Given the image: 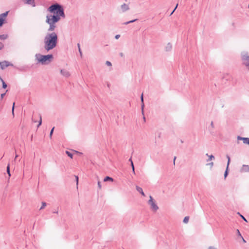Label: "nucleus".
<instances>
[{
	"label": "nucleus",
	"instance_id": "f03ea898",
	"mask_svg": "<svg viewBox=\"0 0 249 249\" xmlns=\"http://www.w3.org/2000/svg\"><path fill=\"white\" fill-rule=\"evenodd\" d=\"M58 36L55 32L48 33L44 37V49L49 51L54 48L57 43Z\"/></svg>",
	"mask_w": 249,
	"mask_h": 249
},
{
	"label": "nucleus",
	"instance_id": "72a5a7b5",
	"mask_svg": "<svg viewBox=\"0 0 249 249\" xmlns=\"http://www.w3.org/2000/svg\"><path fill=\"white\" fill-rule=\"evenodd\" d=\"M42 124V119H41V117L40 116V120L39 121V123H38V124L37 125V127H38Z\"/></svg>",
	"mask_w": 249,
	"mask_h": 249
},
{
	"label": "nucleus",
	"instance_id": "ea45409f",
	"mask_svg": "<svg viewBox=\"0 0 249 249\" xmlns=\"http://www.w3.org/2000/svg\"><path fill=\"white\" fill-rule=\"evenodd\" d=\"M208 249H217L213 246H210V247H209Z\"/></svg>",
	"mask_w": 249,
	"mask_h": 249
},
{
	"label": "nucleus",
	"instance_id": "c756f323",
	"mask_svg": "<svg viewBox=\"0 0 249 249\" xmlns=\"http://www.w3.org/2000/svg\"><path fill=\"white\" fill-rule=\"evenodd\" d=\"M227 160H228V163H227V166H229L230 162V158L229 155L226 156Z\"/></svg>",
	"mask_w": 249,
	"mask_h": 249
},
{
	"label": "nucleus",
	"instance_id": "a18cd8bd",
	"mask_svg": "<svg viewBox=\"0 0 249 249\" xmlns=\"http://www.w3.org/2000/svg\"><path fill=\"white\" fill-rule=\"evenodd\" d=\"M178 6V4H177L176 5V7H175V8H174V11H175V10H176V9L177 8Z\"/></svg>",
	"mask_w": 249,
	"mask_h": 249
},
{
	"label": "nucleus",
	"instance_id": "39448f33",
	"mask_svg": "<svg viewBox=\"0 0 249 249\" xmlns=\"http://www.w3.org/2000/svg\"><path fill=\"white\" fill-rule=\"evenodd\" d=\"M148 204L150 206V208L154 211H157L159 207L156 204L152 196H150L149 200L148 201Z\"/></svg>",
	"mask_w": 249,
	"mask_h": 249
},
{
	"label": "nucleus",
	"instance_id": "b1692460",
	"mask_svg": "<svg viewBox=\"0 0 249 249\" xmlns=\"http://www.w3.org/2000/svg\"><path fill=\"white\" fill-rule=\"evenodd\" d=\"M66 153L67 154V155L70 157L71 158H72V156H73V155L72 153H71V152H70L69 151H66Z\"/></svg>",
	"mask_w": 249,
	"mask_h": 249
},
{
	"label": "nucleus",
	"instance_id": "7c9ffc66",
	"mask_svg": "<svg viewBox=\"0 0 249 249\" xmlns=\"http://www.w3.org/2000/svg\"><path fill=\"white\" fill-rule=\"evenodd\" d=\"M54 129V127H53L52 130H51L50 131V137L51 138H52V135L53 134V130Z\"/></svg>",
	"mask_w": 249,
	"mask_h": 249
},
{
	"label": "nucleus",
	"instance_id": "dca6fc26",
	"mask_svg": "<svg viewBox=\"0 0 249 249\" xmlns=\"http://www.w3.org/2000/svg\"><path fill=\"white\" fill-rule=\"evenodd\" d=\"M8 12H9L8 11H6L5 13H3L0 14V18H3L4 17H7V16L8 15Z\"/></svg>",
	"mask_w": 249,
	"mask_h": 249
},
{
	"label": "nucleus",
	"instance_id": "412c9836",
	"mask_svg": "<svg viewBox=\"0 0 249 249\" xmlns=\"http://www.w3.org/2000/svg\"><path fill=\"white\" fill-rule=\"evenodd\" d=\"M106 64L108 66V67H109L110 68V70H111V67H112V64L109 61H107L106 62Z\"/></svg>",
	"mask_w": 249,
	"mask_h": 249
},
{
	"label": "nucleus",
	"instance_id": "3c124183",
	"mask_svg": "<svg viewBox=\"0 0 249 249\" xmlns=\"http://www.w3.org/2000/svg\"><path fill=\"white\" fill-rule=\"evenodd\" d=\"M176 157H174V163H175V160H176Z\"/></svg>",
	"mask_w": 249,
	"mask_h": 249
},
{
	"label": "nucleus",
	"instance_id": "a878e982",
	"mask_svg": "<svg viewBox=\"0 0 249 249\" xmlns=\"http://www.w3.org/2000/svg\"><path fill=\"white\" fill-rule=\"evenodd\" d=\"M2 83V88L3 89H6L7 87V84L5 83V82L2 80V81H1Z\"/></svg>",
	"mask_w": 249,
	"mask_h": 249
},
{
	"label": "nucleus",
	"instance_id": "20e7f679",
	"mask_svg": "<svg viewBox=\"0 0 249 249\" xmlns=\"http://www.w3.org/2000/svg\"><path fill=\"white\" fill-rule=\"evenodd\" d=\"M243 64L249 69V55L248 53L244 52L241 53Z\"/></svg>",
	"mask_w": 249,
	"mask_h": 249
},
{
	"label": "nucleus",
	"instance_id": "393cba45",
	"mask_svg": "<svg viewBox=\"0 0 249 249\" xmlns=\"http://www.w3.org/2000/svg\"><path fill=\"white\" fill-rule=\"evenodd\" d=\"M7 174H8L9 176L10 177L11 176V174H10V166H9V164H8L7 166Z\"/></svg>",
	"mask_w": 249,
	"mask_h": 249
},
{
	"label": "nucleus",
	"instance_id": "c03bdc74",
	"mask_svg": "<svg viewBox=\"0 0 249 249\" xmlns=\"http://www.w3.org/2000/svg\"><path fill=\"white\" fill-rule=\"evenodd\" d=\"M128 24H129V21L125 22L124 23V25H127Z\"/></svg>",
	"mask_w": 249,
	"mask_h": 249
},
{
	"label": "nucleus",
	"instance_id": "ddd939ff",
	"mask_svg": "<svg viewBox=\"0 0 249 249\" xmlns=\"http://www.w3.org/2000/svg\"><path fill=\"white\" fill-rule=\"evenodd\" d=\"M242 171L243 172H249V166L247 165H243Z\"/></svg>",
	"mask_w": 249,
	"mask_h": 249
},
{
	"label": "nucleus",
	"instance_id": "e433bc0d",
	"mask_svg": "<svg viewBox=\"0 0 249 249\" xmlns=\"http://www.w3.org/2000/svg\"><path fill=\"white\" fill-rule=\"evenodd\" d=\"M213 162H211L210 163H209L207 164V165H209L211 167H212L213 166Z\"/></svg>",
	"mask_w": 249,
	"mask_h": 249
},
{
	"label": "nucleus",
	"instance_id": "09e8293b",
	"mask_svg": "<svg viewBox=\"0 0 249 249\" xmlns=\"http://www.w3.org/2000/svg\"><path fill=\"white\" fill-rule=\"evenodd\" d=\"M174 11H174V10H173L172 12H171V13L170 14V16H171V15H172L173 14V13L174 12Z\"/></svg>",
	"mask_w": 249,
	"mask_h": 249
},
{
	"label": "nucleus",
	"instance_id": "a211bd4d",
	"mask_svg": "<svg viewBox=\"0 0 249 249\" xmlns=\"http://www.w3.org/2000/svg\"><path fill=\"white\" fill-rule=\"evenodd\" d=\"M113 181V178H110L109 177H106L105 178L104 181Z\"/></svg>",
	"mask_w": 249,
	"mask_h": 249
},
{
	"label": "nucleus",
	"instance_id": "603ef678",
	"mask_svg": "<svg viewBox=\"0 0 249 249\" xmlns=\"http://www.w3.org/2000/svg\"><path fill=\"white\" fill-rule=\"evenodd\" d=\"M120 55L121 56H123V53H120Z\"/></svg>",
	"mask_w": 249,
	"mask_h": 249
},
{
	"label": "nucleus",
	"instance_id": "37998d69",
	"mask_svg": "<svg viewBox=\"0 0 249 249\" xmlns=\"http://www.w3.org/2000/svg\"><path fill=\"white\" fill-rule=\"evenodd\" d=\"M120 37V35H116L115 36V39H118Z\"/></svg>",
	"mask_w": 249,
	"mask_h": 249
},
{
	"label": "nucleus",
	"instance_id": "7ed1b4c3",
	"mask_svg": "<svg viewBox=\"0 0 249 249\" xmlns=\"http://www.w3.org/2000/svg\"><path fill=\"white\" fill-rule=\"evenodd\" d=\"M35 57L38 62L43 65L48 64L53 59V55L52 54L44 55L37 53L36 54Z\"/></svg>",
	"mask_w": 249,
	"mask_h": 249
},
{
	"label": "nucleus",
	"instance_id": "49530a36",
	"mask_svg": "<svg viewBox=\"0 0 249 249\" xmlns=\"http://www.w3.org/2000/svg\"><path fill=\"white\" fill-rule=\"evenodd\" d=\"M53 213H58V210H56V211H54Z\"/></svg>",
	"mask_w": 249,
	"mask_h": 249
},
{
	"label": "nucleus",
	"instance_id": "8fccbe9b",
	"mask_svg": "<svg viewBox=\"0 0 249 249\" xmlns=\"http://www.w3.org/2000/svg\"><path fill=\"white\" fill-rule=\"evenodd\" d=\"M129 161L131 162V161H132L131 158L129 159Z\"/></svg>",
	"mask_w": 249,
	"mask_h": 249
},
{
	"label": "nucleus",
	"instance_id": "58836bf2",
	"mask_svg": "<svg viewBox=\"0 0 249 249\" xmlns=\"http://www.w3.org/2000/svg\"><path fill=\"white\" fill-rule=\"evenodd\" d=\"M98 188L101 189V182L100 181H98Z\"/></svg>",
	"mask_w": 249,
	"mask_h": 249
},
{
	"label": "nucleus",
	"instance_id": "9b49d317",
	"mask_svg": "<svg viewBox=\"0 0 249 249\" xmlns=\"http://www.w3.org/2000/svg\"><path fill=\"white\" fill-rule=\"evenodd\" d=\"M165 51L167 52L171 51L172 49V45L171 43H168L165 47Z\"/></svg>",
	"mask_w": 249,
	"mask_h": 249
},
{
	"label": "nucleus",
	"instance_id": "5fc2aeb1",
	"mask_svg": "<svg viewBox=\"0 0 249 249\" xmlns=\"http://www.w3.org/2000/svg\"><path fill=\"white\" fill-rule=\"evenodd\" d=\"M143 120H144V121H145V117H144V116H143Z\"/></svg>",
	"mask_w": 249,
	"mask_h": 249
},
{
	"label": "nucleus",
	"instance_id": "f704fd0d",
	"mask_svg": "<svg viewBox=\"0 0 249 249\" xmlns=\"http://www.w3.org/2000/svg\"><path fill=\"white\" fill-rule=\"evenodd\" d=\"M236 231H237V235H238L239 236L241 237V238H242V236L241 234L240 233V231H239V230H238V229H237Z\"/></svg>",
	"mask_w": 249,
	"mask_h": 249
},
{
	"label": "nucleus",
	"instance_id": "4c0bfd02",
	"mask_svg": "<svg viewBox=\"0 0 249 249\" xmlns=\"http://www.w3.org/2000/svg\"><path fill=\"white\" fill-rule=\"evenodd\" d=\"M75 180L76 181V185L77 186L78 184V177L77 176H75Z\"/></svg>",
	"mask_w": 249,
	"mask_h": 249
},
{
	"label": "nucleus",
	"instance_id": "6ab92c4d",
	"mask_svg": "<svg viewBox=\"0 0 249 249\" xmlns=\"http://www.w3.org/2000/svg\"><path fill=\"white\" fill-rule=\"evenodd\" d=\"M77 47L78 48V51H79L80 55L81 57H82V52L81 51V48H80V45L79 43L77 44Z\"/></svg>",
	"mask_w": 249,
	"mask_h": 249
},
{
	"label": "nucleus",
	"instance_id": "a19ab883",
	"mask_svg": "<svg viewBox=\"0 0 249 249\" xmlns=\"http://www.w3.org/2000/svg\"><path fill=\"white\" fill-rule=\"evenodd\" d=\"M5 95V93L1 94V95H0V100H1L4 97Z\"/></svg>",
	"mask_w": 249,
	"mask_h": 249
},
{
	"label": "nucleus",
	"instance_id": "cd10ccee",
	"mask_svg": "<svg viewBox=\"0 0 249 249\" xmlns=\"http://www.w3.org/2000/svg\"><path fill=\"white\" fill-rule=\"evenodd\" d=\"M4 18H0V27L2 26V25L4 23Z\"/></svg>",
	"mask_w": 249,
	"mask_h": 249
},
{
	"label": "nucleus",
	"instance_id": "79ce46f5",
	"mask_svg": "<svg viewBox=\"0 0 249 249\" xmlns=\"http://www.w3.org/2000/svg\"><path fill=\"white\" fill-rule=\"evenodd\" d=\"M137 20V19H135L129 21V23H133Z\"/></svg>",
	"mask_w": 249,
	"mask_h": 249
},
{
	"label": "nucleus",
	"instance_id": "f3484780",
	"mask_svg": "<svg viewBox=\"0 0 249 249\" xmlns=\"http://www.w3.org/2000/svg\"><path fill=\"white\" fill-rule=\"evenodd\" d=\"M8 37V36L7 35H0V39L1 40H5Z\"/></svg>",
	"mask_w": 249,
	"mask_h": 249
},
{
	"label": "nucleus",
	"instance_id": "0eeeda50",
	"mask_svg": "<svg viewBox=\"0 0 249 249\" xmlns=\"http://www.w3.org/2000/svg\"><path fill=\"white\" fill-rule=\"evenodd\" d=\"M10 65V63L6 61H4L3 62H0V67L2 70L4 69L5 68L8 67Z\"/></svg>",
	"mask_w": 249,
	"mask_h": 249
},
{
	"label": "nucleus",
	"instance_id": "c9c22d12",
	"mask_svg": "<svg viewBox=\"0 0 249 249\" xmlns=\"http://www.w3.org/2000/svg\"><path fill=\"white\" fill-rule=\"evenodd\" d=\"M3 47H4L3 44L2 42H0V50H2Z\"/></svg>",
	"mask_w": 249,
	"mask_h": 249
},
{
	"label": "nucleus",
	"instance_id": "9d476101",
	"mask_svg": "<svg viewBox=\"0 0 249 249\" xmlns=\"http://www.w3.org/2000/svg\"><path fill=\"white\" fill-rule=\"evenodd\" d=\"M60 73L63 76H64L66 77H68L70 76V72L66 70H64V69L61 70Z\"/></svg>",
	"mask_w": 249,
	"mask_h": 249
},
{
	"label": "nucleus",
	"instance_id": "4be33fe9",
	"mask_svg": "<svg viewBox=\"0 0 249 249\" xmlns=\"http://www.w3.org/2000/svg\"><path fill=\"white\" fill-rule=\"evenodd\" d=\"M46 205H47V204L46 202H42V206L40 207V208L39 209V210H41L43 209H44L46 206Z\"/></svg>",
	"mask_w": 249,
	"mask_h": 249
},
{
	"label": "nucleus",
	"instance_id": "6e6552de",
	"mask_svg": "<svg viewBox=\"0 0 249 249\" xmlns=\"http://www.w3.org/2000/svg\"><path fill=\"white\" fill-rule=\"evenodd\" d=\"M25 3L31 5L32 7H35L36 4L35 0H22Z\"/></svg>",
	"mask_w": 249,
	"mask_h": 249
},
{
	"label": "nucleus",
	"instance_id": "f257e3e1",
	"mask_svg": "<svg viewBox=\"0 0 249 249\" xmlns=\"http://www.w3.org/2000/svg\"><path fill=\"white\" fill-rule=\"evenodd\" d=\"M48 11L53 15H48L46 16V22L49 24L48 32H53L56 27L55 23L58 22L61 18H64L65 14L63 6L57 3L51 5L48 8Z\"/></svg>",
	"mask_w": 249,
	"mask_h": 249
},
{
	"label": "nucleus",
	"instance_id": "2eb2a0df",
	"mask_svg": "<svg viewBox=\"0 0 249 249\" xmlns=\"http://www.w3.org/2000/svg\"><path fill=\"white\" fill-rule=\"evenodd\" d=\"M141 102H142V112L143 113V107H144L143 94H142L141 95Z\"/></svg>",
	"mask_w": 249,
	"mask_h": 249
},
{
	"label": "nucleus",
	"instance_id": "423d86ee",
	"mask_svg": "<svg viewBox=\"0 0 249 249\" xmlns=\"http://www.w3.org/2000/svg\"><path fill=\"white\" fill-rule=\"evenodd\" d=\"M120 9L122 12H125L129 10V5L126 3H123L121 5Z\"/></svg>",
	"mask_w": 249,
	"mask_h": 249
},
{
	"label": "nucleus",
	"instance_id": "c85d7f7f",
	"mask_svg": "<svg viewBox=\"0 0 249 249\" xmlns=\"http://www.w3.org/2000/svg\"><path fill=\"white\" fill-rule=\"evenodd\" d=\"M15 105V103L14 102L13 104V107H12V114H13V116H14Z\"/></svg>",
	"mask_w": 249,
	"mask_h": 249
},
{
	"label": "nucleus",
	"instance_id": "f8f14e48",
	"mask_svg": "<svg viewBox=\"0 0 249 249\" xmlns=\"http://www.w3.org/2000/svg\"><path fill=\"white\" fill-rule=\"evenodd\" d=\"M136 190L138 192H139L141 194H142V195L144 196H145V194H144V192H143V191L142 190V189L141 187H139L138 186H136Z\"/></svg>",
	"mask_w": 249,
	"mask_h": 249
},
{
	"label": "nucleus",
	"instance_id": "de8ad7c7",
	"mask_svg": "<svg viewBox=\"0 0 249 249\" xmlns=\"http://www.w3.org/2000/svg\"><path fill=\"white\" fill-rule=\"evenodd\" d=\"M241 238L242 239L244 243H246V240L243 238V237H242V238Z\"/></svg>",
	"mask_w": 249,
	"mask_h": 249
},
{
	"label": "nucleus",
	"instance_id": "5701e85b",
	"mask_svg": "<svg viewBox=\"0 0 249 249\" xmlns=\"http://www.w3.org/2000/svg\"><path fill=\"white\" fill-rule=\"evenodd\" d=\"M228 168H229V166H227V168H226V171L224 173V178H225L227 177L228 176Z\"/></svg>",
	"mask_w": 249,
	"mask_h": 249
},
{
	"label": "nucleus",
	"instance_id": "6e6d98bb",
	"mask_svg": "<svg viewBox=\"0 0 249 249\" xmlns=\"http://www.w3.org/2000/svg\"><path fill=\"white\" fill-rule=\"evenodd\" d=\"M18 156L17 155H16L15 159L18 157Z\"/></svg>",
	"mask_w": 249,
	"mask_h": 249
},
{
	"label": "nucleus",
	"instance_id": "bb28decb",
	"mask_svg": "<svg viewBox=\"0 0 249 249\" xmlns=\"http://www.w3.org/2000/svg\"><path fill=\"white\" fill-rule=\"evenodd\" d=\"M131 167H132V169L133 173L135 174V168H134V164H133V162L132 161H131Z\"/></svg>",
	"mask_w": 249,
	"mask_h": 249
},
{
	"label": "nucleus",
	"instance_id": "473e14b6",
	"mask_svg": "<svg viewBox=\"0 0 249 249\" xmlns=\"http://www.w3.org/2000/svg\"><path fill=\"white\" fill-rule=\"evenodd\" d=\"M239 214H240L241 217L245 221L247 222V219H246V218L243 216L242 215V214H240L239 213H238Z\"/></svg>",
	"mask_w": 249,
	"mask_h": 249
},
{
	"label": "nucleus",
	"instance_id": "1a4fd4ad",
	"mask_svg": "<svg viewBox=\"0 0 249 249\" xmlns=\"http://www.w3.org/2000/svg\"><path fill=\"white\" fill-rule=\"evenodd\" d=\"M237 140H242L244 143L249 145V138H244L240 136H238Z\"/></svg>",
	"mask_w": 249,
	"mask_h": 249
},
{
	"label": "nucleus",
	"instance_id": "4468645a",
	"mask_svg": "<svg viewBox=\"0 0 249 249\" xmlns=\"http://www.w3.org/2000/svg\"><path fill=\"white\" fill-rule=\"evenodd\" d=\"M206 155L209 157V159L207 160V161H211L214 159V157L213 155H209L208 154H206Z\"/></svg>",
	"mask_w": 249,
	"mask_h": 249
},
{
	"label": "nucleus",
	"instance_id": "864d4df0",
	"mask_svg": "<svg viewBox=\"0 0 249 249\" xmlns=\"http://www.w3.org/2000/svg\"><path fill=\"white\" fill-rule=\"evenodd\" d=\"M2 80H3V79H2V78L1 77V76H0V81H2Z\"/></svg>",
	"mask_w": 249,
	"mask_h": 249
},
{
	"label": "nucleus",
	"instance_id": "2f4dec72",
	"mask_svg": "<svg viewBox=\"0 0 249 249\" xmlns=\"http://www.w3.org/2000/svg\"><path fill=\"white\" fill-rule=\"evenodd\" d=\"M210 126L212 129H214V123H213V121H211Z\"/></svg>",
	"mask_w": 249,
	"mask_h": 249
},
{
	"label": "nucleus",
	"instance_id": "aec40b11",
	"mask_svg": "<svg viewBox=\"0 0 249 249\" xmlns=\"http://www.w3.org/2000/svg\"><path fill=\"white\" fill-rule=\"evenodd\" d=\"M189 220V216H185L183 219V222L184 223H187Z\"/></svg>",
	"mask_w": 249,
	"mask_h": 249
}]
</instances>
